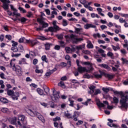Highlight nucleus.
<instances>
[{"instance_id": "obj_1", "label": "nucleus", "mask_w": 128, "mask_h": 128, "mask_svg": "<svg viewBox=\"0 0 128 128\" xmlns=\"http://www.w3.org/2000/svg\"><path fill=\"white\" fill-rule=\"evenodd\" d=\"M115 94H120L121 99L120 100V104L122 108H128V91H126L124 93L122 92H118L115 90L114 92Z\"/></svg>"}, {"instance_id": "obj_2", "label": "nucleus", "mask_w": 128, "mask_h": 128, "mask_svg": "<svg viewBox=\"0 0 128 128\" xmlns=\"http://www.w3.org/2000/svg\"><path fill=\"white\" fill-rule=\"evenodd\" d=\"M10 66L12 70L16 72V74L20 76L22 74V68L20 66L18 65L16 66V59L10 60Z\"/></svg>"}, {"instance_id": "obj_3", "label": "nucleus", "mask_w": 128, "mask_h": 128, "mask_svg": "<svg viewBox=\"0 0 128 128\" xmlns=\"http://www.w3.org/2000/svg\"><path fill=\"white\" fill-rule=\"evenodd\" d=\"M25 110L31 116H37V118L40 120H41L42 122H45L44 118L39 112H38L34 111V110H32L30 109H28L26 108L25 109Z\"/></svg>"}, {"instance_id": "obj_4", "label": "nucleus", "mask_w": 128, "mask_h": 128, "mask_svg": "<svg viewBox=\"0 0 128 128\" xmlns=\"http://www.w3.org/2000/svg\"><path fill=\"white\" fill-rule=\"evenodd\" d=\"M7 94L9 96H11L13 100H18V98H20V92H14V90H7Z\"/></svg>"}, {"instance_id": "obj_5", "label": "nucleus", "mask_w": 128, "mask_h": 128, "mask_svg": "<svg viewBox=\"0 0 128 128\" xmlns=\"http://www.w3.org/2000/svg\"><path fill=\"white\" fill-rule=\"evenodd\" d=\"M51 98L53 102H58L60 100V92L56 91V89H54L52 90V94L51 96Z\"/></svg>"}, {"instance_id": "obj_6", "label": "nucleus", "mask_w": 128, "mask_h": 128, "mask_svg": "<svg viewBox=\"0 0 128 128\" xmlns=\"http://www.w3.org/2000/svg\"><path fill=\"white\" fill-rule=\"evenodd\" d=\"M53 27H50L48 30H46V32H56L60 30V28L56 25V21L54 20L52 22Z\"/></svg>"}, {"instance_id": "obj_7", "label": "nucleus", "mask_w": 128, "mask_h": 128, "mask_svg": "<svg viewBox=\"0 0 128 128\" xmlns=\"http://www.w3.org/2000/svg\"><path fill=\"white\" fill-rule=\"evenodd\" d=\"M66 38H70V40H72L74 44H78L79 42L84 40V38H76V36L74 34H71L70 36H66Z\"/></svg>"}, {"instance_id": "obj_8", "label": "nucleus", "mask_w": 128, "mask_h": 128, "mask_svg": "<svg viewBox=\"0 0 128 128\" xmlns=\"http://www.w3.org/2000/svg\"><path fill=\"white\" fill-rule=\"evenodd\" d=\"M10 6L12 10L13 11V12L12 13V16H16V18H18V16H20V14L18 13V10L14 8V5L10 4Z\"/></svg>"}, {"instance_id": "obj_9", "label": "nucleus", "mask_w": 128, "mask_h": 128, "mask_svg": "<svg viewBox=\"0 0 128 128\" xmlns=\"http://www.w3.org/2000/svg\"><path fill=\"white\" fill-rule=\"evenodd\" d=\"M18 120H21L22 124V126H27L28 121L26 120V118L24 115H19L18 116Z\"/></svg>"}, {"instance_id": "obj_10", "label": "nucleus", "mask_w": 128, "mask_h": 128, "mask_svg": "<svg viewBox=\"0 0 128 128\" xmlns=\"http://www.w3.org/2000/svg\"><path fill=\"white\" fill-rule=\"evenodd\" d=\"M2 2V8L4 10H8V4H10V0H1Z\"/></svg>"}, {"instance_id": "obj_11", "label": "nucleus", "mask_w": 128, "mask_h": 128, "mask_svg": "<svg viewBox=\"0 0 128 128\" xmlns=\"http://www.w3.org/2000/svg\"><path fill=\"white\" fill-rule=\"evenodd\" d=\"M26 43L30 44V46H34L36 44H38V42L36 40H26Z\"/></svg>"}, {"instance_id": "obj_12", "label": "nucleus", "mask_w": 128, "mask_h": 128, "mask_svg": "<svg viewBox=\"0 0 128 128\" xmlns=\"http://www.w3.org/2000/svg\"><path fill=\"white\" fill-rule=\"evenodd\" d=\"M16 117H13L11 118H10V122L12 124H14L16 128H18V122H20V120H18L16 123Z\"/></svg>"}, {"instance_id": "obj_13", "label": "nucleus", "mask_w": 128, "mask_h": 128, "mask_svg": "<svg viewBox=\"0 0 128 128\" xmlns=\"http://www.w3.org/2000/svg\"><path fill=\"white\" fill-rule=\"evenodd\" d=\"M64 116L67 118H76V112H74V114L72 116V114L68 113V112H64Z\"/></svg>"}, {"instance_id": "obj_14", "label": "nucleus", "mask_w": 128, "mask_h": 128, "mask_svg": "<svg viewBox=\"0 0 128 128\" xmlns=\"http://www.w3.org/2000/svg\"><path fill=\"white\" fill-rule=\"evenodd\" d=\"M108 120L109 122L108 123V125L110 128H118V126L116 124H112V122H114V120H112L108 119Z\"/></svg>"}, {"instance_id": "obj_15", "label": "nucleus", "mask_w": 128, "mask_h": 128, "mask_svg": "<svg viewBox=\"0 0 128 128\" xmlns=\"http://www.w3.org/2000/svg\"><path fill=\"white\" fill-rule=\"evenodd\" d=\"M96 28V26L95 25H94L92 24H86V25L84 26V28L85 30H88V28Z\"/></svg>"}, {"instance_id": "obj_16", "label": "nucleus", "mask_w": 128, "mask_h": 128, "mask_svg": "<svg viewBox=\"0 0 128 128\" xmlns=\"http://www.w3.org/2000/svg\"><path fill=\"white\" fill-rule=\"evenodd\" d=\"M83 64H84L85 66H89V67H88V70L87 72H92V70H94L92 64L90 62H83Z\"/></svg>"}, {"instance_id": "obj_17", "label": "nucleus", "mask_w": 128, "mask_h": 128, "mask_svg": "<svg viewBox=\"0 0 128 128\" xmlns=\"http://www.w3.org/2000/svg\"><path fill=\"white\" fill-rule=\"evenodd\" d=\"M100 74H98V73H94V76L96 78H100L102 75L104 74V72H102L100 70L99 71Z\"/></svg>"}, {"instance_id": "obj_18", "label": "nucleus", "mask_w": 128, "mask_h": 128, "mask_svg": "<svg viewBox=\"0 0 128 128\" xmlns=\"http://www.w3.org/2000/svg\"><path fill=\"white\" fill-rule=\"evenodd\" d=\"M86 70V67H82L81 66H78V72H80V74H82V72H84Z\"/></svg>"}, {"instance_id": "obj_19", "label": "nucleus", "mask_w": 128, "mask_h": 128, "mask_svg": "<svg viewBox=\"0 0 128 128\" xmlns=\"http://www.w3.org/2000/svg\"><path fill=\"white\" fill-rule=\"evenodd\" d=\"M18 126H17V128H30V126L28 125L22 126L20 122H18Z\"/></svg>"}, {"instance_id": "obj_20", "label": "nucleus", "mask_w": 128, "mask_h": 128, "mask_svg": "<svg viewBox=\"0 0 128 128\" xmlns=\"http://www.w3.org/2000/svg\"><path fill=\"white\" fill-rule=\"evenodd\" d=\"M18 64H28V62H26V59L24 58H22L21 60H20Z\"/></svg>"}, {"instance_id": "obj_21", "label": "nucleus", "mask_w": 128, "mask_h": 128, "mask_svg": "<svg viewBox=\"0 0 128 128\" xmlns=\"http://www.w3.org/2000/svg\"><path fill=\"white\" fill-rule=\"evenodd\" d=\"M24 2H28V4H31L34 6H36V4H38V2L36 1L35 0H28V1H26L25 0H24Z\"/></svg>"}, {"instance_id": "obj_22", "label": "nucleus", "mask_w": 128, "mask_h": 128, "mask_svg": "<svg viewBox=\"0 0 128 128\" xmlns=\"http://www.w3.org/2000/svg\"><path fill=\"white\" fill-rule=\"evenodd\" d=\"M99 66L101 68H106V70H110V66H108V65L106 64H100Z\"/></svg>"}, {"instance_id": "obj_23", "label": "nucleus", "mask_w": 128, "mask_h": 128, "mask_svg": "<svg viewBox=\"0 0 128 128\" xmlns=\"http://www.w3.org/2000/svg\"><path fill=\"white\" fill-rule=\"evenodd\" d=\"M100 89H96L94 90V92L93 94H94L92 95V98H94V96H98V94H100Z\"/></svg>"}, {"instance_id": "obj_24", "label": "nucleus", "mask_w": 128, "mask_h": 128, "mask_svg": "<svg viewBox=\"0 0 128 128\" xmlns=\"http://www.w3.org/2000/svg\"><path fill=\"white\" fill-rule=\"evenodd\" d=\"M86 48V45L84 44H80L79 46H76V49L78 50H82V48Z\"/></svg>"}, {"instance_id": "obj_25", "label": "nucleus", "mask_w": 128, "mask_h": 128, "mask_svg": "<svg viewBox=\"0 0 128 128\" xmlns=\"http://www.w3.org/2000/svg\"><path fill=\"white\" fill-rule=\"evenodd\" d=\"M104 76L106 78H108V80H112L114 78V76L113 74H106L104 72Z\"/></svg>"}, {"instance_id": "obj_26", "label": "nucleus", "mask_w": 128, "mask_h": 128, "mask_svg": "<svg viewBox=\"0 0 128 128\" xmlns=\"http://www.w3.org/2000/svg\"><path fill=\"white\" fill-rule=\"evenodd\" d=\"M89 88L90 90V91L89 92V94H94V89L96 88V86H90Z\"/></svg>"}, {"instance_id": "obj_27", "label": "nucleus", "mask_w": 128, "mask_h": 128, "mask_svg": "<svg viewBox=\"0 0 128 128\" xmlns=\"http://www.w3.org/2000/svg\"><path fill=\"white\" fill-rule=\"evenodd\" d=\"M98 52H100V54H102L101 56L103 58H106V54H104V50H103L102 48H100L98 50Z\"/></svg>"}, {"instance_id": "obj_28", "label": "nucleus", "mask_w": 128, "mask_h": 128, "mask_svg": "<svg viewBox=\"0 0 128 128\" xmlns=\"http://www.w3.org/2000/svg\"><path fill=\"white\" fill-rule=\"evenodd\" d=\"M96 10L98 12V14H100L102 16H104V14L102 13V9L100 8H96Z\"/></svg>"}, {"instance_id": "obj_29", "label": "nucleus", "mask_w": 128, "mask_h": 128, "mask_svg": "<svg viewBox=\"0 0 128 128\" xmlns=\"http://www.w3.org/2000/svg\"><path fill=\"white\" fill-rule=\"evenodd\" d=\"M118 98H116V97H114L113 98V101L112 102V104H118Z\"/></svg>"}, {"instance_id": "obj_30", "label": "nucleus", "mask_w": 128, "mask_h": 128, "mask_svg": "<svg viewBox=\"0 0 128 128\" xmlns=\"http://www.w3.org/2000/svg\"><path fill=\"white\" fill-rule=\"evenodd\" d=\"M103 103L104 104H106L107 106V108L108 110H112V108H114V107L112 106H110L108 105V101H104Z\"/></svg>"}, {"instance_id": "obj_31", "label": "nucleus", "mask_w": 128, "mask_h": 128, "mask_svg": "<svg viewBox=\"0 0 128 128\" xmlns=\"http://www.w3.org/2000/svg\"><path fill=\"white\" fill-rule=\"evenodd\" d=\"M44 16H40V18H37V22L40 24H44Z\"/></svg>"}, {"instance_id": "obj_32", "label": "nucleus", "mask_w": 128, "mask_h": 128, "mask_svg": "<svg viewBox=\"0 0 128 128\" xmlns=\"http://www.w3.org/2000/svg\"><path fill=\"white\" fill-rule=\"evenodd\" d=\"M87 42V48H94V45L92 44V42L88 41Z\"/></svg>"}, {"instance_id": "obj_33", "label": "nucleus", "mask_w": 128, "mask_h": 128, "mask_svg": "<svg viewBox=\"0 0 128 128\" xmlns=\"http://www.w3.org/2000/svg\"><path fill=\"white\" fill-rule=\"evenodd\" d=\"M72 82L73 84V86H74V84H76V86H78V84H80V82L76 80L73 79L72 80Z\"/></svg>"}, {"instance_id": "obj_34", "label": "nucleus", "mask_w": 128, "mask_h": 128, "mask_svg": "<svg viewBox=\"0 0 128 128\" xmlns=\"http://www.w3.org/2000/svg\"><path fill=\"white\" fill-rule=\"evenodd\" d=\"M36 92L40 96H42V94H44V90L40 88H38L36 89Z\"/></svg>"}, {"instance_id": "obj_35", "label": "nucleus", "mask_w": 128, "mask_h": 128, "mask_svg": "<svg viewBox=\"0 0 128 128\" xmlns=\"http://www.w3.org/2000/svg\"><path fill=\"white\" fill-rule=\"evenodd\" d=\"M90 16H91V18H100V16H98V14H96L94 13H92L90 14Z\"/></svg>"}, {"instance_id": "obj_36", "label": "nucleus", "mask_w": 128, "mask_h": 128, "mask_svg": "<svg viewBox=\"0 0 128 128\" xmlns=\"http://www.w3.org/2000/svg\"><path fill=\"white\" fill-rule=\"evenodd\" d=\"M0 102H4V104H8V100L4 98H0Z\"/></svg>"}, {"instance_id": "obj_37", "label": "nucleus", "mask_w": 128, "mask_h": 128, "mask_svg": "<svg viewBox=\"0 0 128 128\" xmlns=\"http://www.w3.org/2000/svg\"><path fill=\"white\" fill-rule=\"evenodd\" d=\"M65 50H66L67 54H72V48L70 47H66Z\"/></svg>"}, {"instance_id": "obj_38", "label": "nucleus", "mask_w": 128, "mask_h": 128, "mask_svg": "<svg viewBox=\"0 0 128 128\" xmlns=\"http://www.w3.org/2000/svg\"><path fill=\"white\" fill-rule=\"evenodd\" d=\"M111 88H102V90L105 94H108Z\"/></svg>"}, {"instance_id": "obj_39", "label": "nucleus", "mask_w": 128, "mask_h": 128, "mask_svg": "<svg viewBox=\"0 0 128 128\" xmlns=\"http://www.w3.org/2000/svg\"><path fill=\"white\" fill-rule=\"evenodd\" d=\"M97 106L98 108H106L104 104L100 102H97Z\"/></svg>"}, {"instance_id": "obj_40", "label": "nucleus", "mask_w": 128, "mask_h": 128, "mask_svg": "<svg viewBox=\"0 0 128 128\" xmlns=\"http://www.w3.org/2000/svg\"><path fill=\"white\" fill-rule=\"evenodd\" d=\"M50 46H52V44L50 43H46V44H45V48L46 50H48L50 48Z\"/></svg>"}, {"instance_id": "obj_41", "label": "nucleus", "mask_w": 128, "mask_h": 128, "mask_svg": "<svg viewBox=\"0 0 128 128\" xmlns=\"http://www.w3.org/2000/svg\"><path fill=\"white\" fill-rule=\"evenodd\" d=\"M26 40H26V38H20L19 40H18V42H20V43H22V42H26Z\"/></svg>"}, {"instance_id": "obj_42", "label": "nucleus", "mask_w": 128, "mask_h": 128, "mask_svg": "<svg viewBox=\"0 0 128 128\" xmlns=\"http://www.w3.org/2000/svg\"><path fill=\"white\" fill-rule=\"evenodd\" d=\"M80 4H83L84 7V6H86V4H88V1H86V0H80Z\"/></svg>"}, {"instance_id": "obj_43", "label": "nucleus", "mask_w": 128, "mask_h": 128, "mask_svg": "<svg viewBox=\"0 0 128 128\" xmlns=\"http://www.w3.org/2000/svg\"><path fill=\"white\" fill-rule=\"evenodd\" d=\"M84 8H88V10H90V12H92V10H94L92 9V7L88 6V5H84Z\"/></svg>"}, {"instance_id": "obj_44", "label": "nucleus", "mask_w": 128, "mask_h": 128, "mask_svg": "<svg viewBox=\"0 0 128 128\" xmlns=\"http://www.w3.org/2000/svg\"><path fill=\"white\" fill-rule=\"evenodd\" d=\"M112 46V49L114 52H116V50H120V46H114V45H111Z\"/></svg>"}, {"instance_id": "obj_45", "label": "nucleus", "mask_w": 128, "mask_h": 128, "mask_svg": "<svg viewBox=\"0 0 128 128\" xmlns=\"http://www.w3.org/2000/svg\"><path fill=\"white\" fill-rule=\"evenodd\" d=\"M8 108H4L2 109V112H4V114H6L7 112H8Z\"/></svg>"}, {"instance_id": "obj_46", "label": "nucleus", "mask_w": 128, "mask_h": 128, "mask_svg": "<svg viewBox=\"0 0 128 128\" xmlns=\"http://www.w3.org/2000/svg\"><path fill=\"white\" fill-rule=\"evenodd\" d=\"M56 36L58 40H62L64 38V35L62 34H57Z\"/></svg>"}, {"instance_id": "obj_47", "label": "nucleus", "mask_w": 128, "mask_h": 128, "mask_svg": "<svg viewBox=\"0 0 128 128\" xmlns=\"http://www.w3.org/2000/svg\"><path fill=\"white\" fill-rule=\"evenodd\" d=\"M11 50L14 52H18V49L17 46L12 47Z\"/></svg>"}, {"instance_id": "obj_48", "label": "nucleus", "mask_w": 128, "mask_h": 128, "mask_svg": "<svg viewBox=\"0 0 128 128\" xmlns=\"http://www.w3.org/2000/svg\"><path fill=\"white\" fill-rule=\"evenodd\" d=\"M18 10H20V12H22L23 14H26V10L20 6L18 7Z\"/></svg>"}, {"instance_id": "obj_49", "label": "nucleus", "mask_w": 128, "mask_h": 128, "mask_svg": "<svg viewBox=\"0 0 128 128\" xmlns=\"http://www.w3.org/2000/svg\"><path fill=\"white\" fill-rule=\"evenodd\" d=\"M42 62H48V58H46V56H42Z\"/></svg>"}, {"instance_id": "obj_50", "label": "nucleus", "mask_w": 128, "mask_h": 128, "mask_svg": "<svg viewBox=\"0 0 128 128\" xmlns=\"http://www.w3.org/2000/svg\"><path fill=\"white\" fill-rule=\"evenodd\" d=\"M71 50L72 52H76V46L72 45L71 46Z\"/></svg>"}, {"instance_id": "obj_51", "label": "nucleus", "mask_w": 128, "mask_h": 128, "mask_svg": "<svg viewBox=\"0 0 128 128\" xmlns=\"http://www.w3.org/2000/svg\"><path fill=\"white\" fill-rule=\"evenodd\" d=\"M93 36L95 38H100V33L94 34H93Z\"/></svg>"}, {"instance_id": "obj_52", "label": "nucleus", "mask_w": 128, "mask_h": 128, "mask_svg": "<svg viewBox=\"0 0 128 128\" xmlns=\"http://www.w3.org/2000/svg\"><path fill=\"white\" fill-rule=\"evenodd\" d=\"M49 104L50 106V108H54V107L56 106V105L54 104V103L52 102H49Z\"/></svg>"}, {"instance_id": "obj_53", "label": "nucleus", "mask_w": 128, "mask_h": 128, "mask_svg": "<svg viewBox=\"0 0 128 128\" xmlns=\"http://www.w3.org/2000/svg\"><path fill=\"white\" fill-rule=\"evenodd\" d=\"M35 72L36 74H42V72H44V70H42L36 69Z\"/></svg>"}, {"instance_id": "obj_54", "label": "nucleus", "mask_w": 128, "mask_h": 128, "mask_svg": "<svg viewBox=\"0 0 128 128\" xmlns=\"http://www.w3.org/2000/svg\"><path fill=\"white\" fill-rule=\"evenodd\" d=\"M124 44H123L124 48H128V40H124Z\"/></svg>"}, {"instance_id": "obj_55", "label": "nucleus", "mask_w": 128, "mask_h": 128, "mask_svg": "<svg viewBox=\"0 0 128 128\" xmlns=\"http://www.w3.org/2000/svg\"><path fill=\"white\" fill-rule=\"evenodd\" d=\"M70 104H69L70 106H74V100H71L70 98L68 99Z\"/></svg>"}, {"instance_id": "obj_56", "label": "nucleus", "mask_w": 128, "mask_h": 128, "mask_svg": "<svg viewBox=\"0 0 128 128\" xmlns=\"http://www.w3.org/2000/svg\"><path fill=\"white\" fill-rule=\"evenodd\" d=\"M82 52L84 54H90V52L88 50H84Z\"/></svg>"}, {"instance_id": "obj_57", "label": "nucleus", "mask_w": 128, "mask_h": 128, "mask_svg": "<svg viewBox=\"0 0 128 128\" xmlns=\"http://www.w3.org/2000/svg\"><path fill=\"white\" fill-rule=\"evenodd\" d=\"M118 14L120 16H122V18H128V14H124L122 13H118Z\"/></svg>"}, {"instance_id": "obj_58", "label": "nucleus", "mask_w": 128, "mask_h": 128, "mask_svg": "<svg viewBox=\"0 0 128 128\" xmlns=\"http://www.w3.org/2000/svg\"><path fill=\"white\" fill-rule=\"evenodd\" d=\"M18 20H20L21 22H26V18H22L20 19H18Z\"/></svg>"}, {"instance_id": "obj_59", "label": "nucleus", "mask_w": 128, "mask_h": 128, "mask_svg": "<svg viewBox=\"0 0 128 128\" xmlns=\"http://www.w3.org/2000/svg\"><path fill=\"white\" fill-rule=\"evenodd\" d=\"M58 86H61L62 88V87L64 86V82H62V81H61V82H59L58 84Z\"/></svg>"}, {"instance_id": "obj_60", "label": "nucleus", "mask_w": 128, "mask_h": 128, "mask_svg": "<svg viewBox=\"0 0 128 128\" xmlns=\"http://www.w3.org/2000/svg\"><path fill=\"white\" fill-rule=\"evenodd\" d=\"M62 26H68V22H66V20L64 19L63 20Z\"/></svg>"}, {"instance_id": "obj_61", "label": "nucleus", "mask_w": 128, "mask_h": 128, "mask_svg": "<svg viewBox=\"0 0 128 128\" xmlns=\"http://www.w3.org/2000/svg\"><path fill=\"white\" fill-rule=\"evenodd\" d=\"M6 38H7L8 40H12V36L6 34Z\"/></svg>"}, {"instance_id": "obj_62", "label": "nucleus", "mask_w": 128, "mask_h": 128, "mask_svg": "<svg viewBox=\"0 0 128 128\" xmlns=\"http://www.w3.org/2000/svg\"><path fill=\"white\" fill-rule=\"evenodd\" d=\"M12 48H14V46H18V42H14V41L12 40Z\"/></svg>"}, {"instance_id": "obj_63", "label": "nucleus", "mask_w": 128, "mask_h": 128, "mask_svg": "<svg viewBox=\"0 0 128 128\" xmlns=\"http://www.w3.org/2000/svg\"><path fill=\"white\" fill-rule=\"evenodd\" d=\"M121 60H122V64H128V60L124 58H122Z\"/></svg>"}, {"instance_id": "obj_64", "label": "nucleus", "mask_w": 128, "mask_h": 128, "mask_svg": "<svg viewBox=\"0 0 128 128\" xmlns=\"http://www.w3.org/2000/svg\"><path fill=\"white\" fill-rule=\"evenodd\" d=\"M18 48H19V50H20V52H22L24 50V46L22 45H20V44L18 46Z\"/></svg>"}]
</instances>
